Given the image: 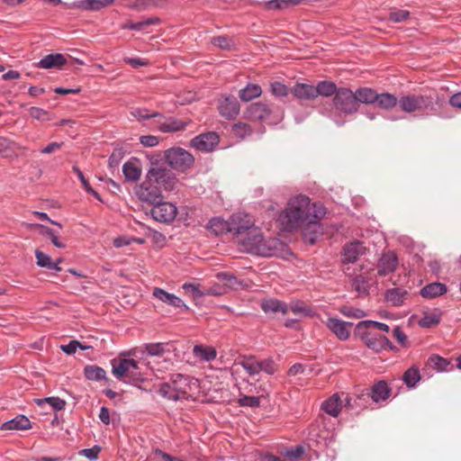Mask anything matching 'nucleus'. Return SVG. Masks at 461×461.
<instances>
[{"label": "nucleus", "mask_w": 461, "mask_h": 461, "mask_svg": "<svg viewBox=\"0 0 461 461\" xmlns=\"http://www.w3.org/2000/svg\"><path fill=\"white\" fill-rule=\"evenodd\" d=\"M325 213L323 203H287L279 212L276 222L283 231L301 230L303 240L313 244L322 235L320 221Z\"/></svg>", "instance_id": "obj_1"}, {"label": "nucleus", "mask_w": 461, "mask_h": 461, "mask_svg": "<svg viewBox=\"0 0 461 461\" xmlns=\"http://www.w3.org/2000/svg\"><path fill=\"white\" fill-rule=\"evenodd\" d=\"M177 185L178 180L170 169L152 167L147 172L146 180L135 188V194L140 202H158L163 198V192L173 191Z\"/></svg>", "instance_id": "obj_2"}, {"label": "nucleus", "mask_w": 461, "mask_h": 461, "mask_svg": "<svg viewBox=\"0 0 461 461\" xmlns=\"http://www.w3.org/2000/svg\"><path fill=\"white\" fill-rule=\"evenodd\" d=\"M211 228L216 234L222 232L224 230L231 232L241 246L242 240H246L247 237H252L254 229H258L255 226L254 217L241 211L233 213L226 221L219 219L211 221Z\"/></svg>", "instance_id": "obj_3"}, {"label": "nucleus", "mask_w": 461, "mask_h": 461, "mask_svg": "<svg viewBox=\"0 0 461 461\" xmlns=\"http://www.w3.org/2000/svg\"><path fill=\"white\" fill-rule=\"evenodd\" d=\"M243 249L262 257L276 256L283 250L284 243L277 238H265L260 229H254L252 237L242 240Z\"/></svg>", "instance_id": "obj_4"}, {"label": "nucleus", "mask_w": 461, "mask_h": 461, "mask_svg": "<svg viewBox=\"0 0 461 461\" xmlns=\"http://www.w3.org/2000/svg\"><path fill=\"white\" fill-rule=\"evenodd\" d=\"M112 373L119 380L138 382L143 379L140 362L130 358H114L111 361Z\"/></svg>", "instance_id": "obj_5"}, {"label": "nucleus", "mask_w": 461, "mask_h": 461, "mask_svg": "<svg viewBox=\"0 0 461 461\" xmlns=\"http://www.w3.org/2000/svg\"><path fill=\"white\" fill-rule=\"evenodd\" d=\"M443 99L431 95H406L399 99L400 108L408 113L434 110V104H441Z\"/></svg>", "instance_id": "obj_6"}, {"label": "nucleus", "mask_w": 461, "mask_h": 461, "mask_svg": "<svg viewBox=\"0 0 461 461\" xmlns=\"http://www.w3.org/2000/svg\"><path fill=\"white\" fill-rule=\"evenodd\" d=\"M165 159L167 165L175 170L185 171L194 163V157L182 148H171L165 151Z\"/></svg>", "instance_id": "obj_7"}, {"label": "nucleus", "mask_w": 461, "mask_h": 461, "mask_svg": "<svg viewBox=\"0 0 461 461\" xmlns=\"http://www.w3.org/2000/svg\"><path fill=\"white\" fill-rule=\"evenodd\" d=\"M246 117L251 121H265L271 124L281 120L282 114L278 109L274 112L265 104L255 103L248 107Z\"/></svg>", "instance_id": "obj_8"}, {"label": "nucleus", "mask_w": 461, "mask_h": 461, "mask_svg": "<svg viewBox=\"0 0 461 461\" xmlns=\"http://www.w3.org/2000/svg\"><path fill=\"white\" fill-rule=\"evenodd\" d=\"M335 108L342 113L351 114L358 110L354 93L348 88H339L333 98Z\"/></svg>", "instance_id": "obj_9"}, {"label": "nucleus", "mask_w": 461, "mask_h": 461, "mask_svg": "<svg viewBox=\"0 0 461 461\" xmlns=\"http://www.w3.org/2000/svg\"><path fill=\"white\" fill-rule=\"evenodd\" d=\"M356 330L366 347L374 351L379 352L391 344L385 336L378 335L372 330L366 329Z\"/></svg>", "instance_id": "obj_10"}, {"label": "nucleus", "mask_w": 461, "mask_h": 461, "mask_svg": "<svg viewBox=\"0 0 461 461\" xmlns=\"http://www.w3.org/2000/svg\"><path fill=\"white\" fill-rule=\"evenodd\" d=\"M219 143V136L213 131L202 133L191 140V146L203 152H210Z\"/></svg>", "instance_id": "obj_11"}, {"label": "nucleus", "mask_w": 461, "mask_h": 461, "mask_svg": "<svg viewBox=\"0 0 461 461\" xmlns=\"http://www.w3.org/2000/svg\"><path fill=\"white\" fill-rule=\"evenodd\" d=\"M150 209L152 217L160 222H169L176 215V207L175 203H151Z\"/></svg>", "instance_id": "obj_12"}, {"label": "nucleus", "mask_w": 461, "mask_h": 461, "mask_svg": "<svg viewBox=\"0 0 461 461\" xmlns=\"http://www.w3.org/2000/svg\"><path fill=\"white\" fill-rule=\"evenodd\" d=\"M114 0H77L68 5L69 9L96 12L111 5Z\"/></svg>", "instance_id": "obj_13"}, {"label": "nucleus", "mask_w": 461, "mask_h": 461, "mask_svg": "<svg viewBox=\"0 0 461 461\" xmlns=\"http://www.w3.org/2000/svg\"><path fill=\"white\" fill-rule=\"evenodd\" d=\"M398 266V258L393 252L383 254L377 264V275L385 276L393 273Z\"/></svg>", "instance_id": "obj_14"}, {"label": "nucleus", "mask_w": 461, "mask_h": 461, "mask_svg": "<svg viewBox=\"0 0 461 461\" xmlns=\"http://www.w3.org/2000/svg\"><path fill=\"white\" fill-rule=\"evenodd\" d=\"M326 326L337 336L340 340H346L349 337V328L352 323L346 322L336 318H329Z\"/></svg>", "instance_id": "obj_15"}, {"label": "nucleus", "mask_w": 461, "mask_h": 461, "mask_svg": "<svg viewBox=\"0 0 461 461\" xmlns=\"http://www.w3.org/2000/svg\"><path fill=\"white\" fill-rule=\"evenodd\" d=\"M261 309L266 314L276 316L278 313L285 315L288 312L286 303L276 299L267 298L261 301Z\"/></svg>", "instance_id": "obj_16"}, {"label": "nucleus", "mask_w": 461, "mask_h": 461, "mask_svg": "<svg viewBox=\"0 0 461 461\" xmlns=\"http://www.w3.org/2000/svg\"><path fill=\"white\" fill-rule=\"evenodd\" d=\"M157 127L161 132H176L185 129L187 123L173 117L161 118L157 121Z\"/></svg>", "instance_id": "obj_17"}, {"label": "nucleus", "mask_w": 461, "mask_h": 461, "mask_svg": "<svg viewBox=\"0 0 461 461\" xmlns=\"http://www.w3.org/2000/svg\"><path fill=\"white\" fill-rule=\"evenodd\" d=\"M152 295L161 301L162 303L171 305L176 308H185L187 309V306L185 304V303L176 295L173 294H169L167 291H165L162 288L155 287L152 292Z\"/></svg>", "instance_id": "obj_18"}, {"label": "nucleus", "mask_w": 461, "mask_h": 461, "mask_svg": "<svg viewBox=\"0 0 461 461\" xmlns=\"http://www.w3.org/2000/svg\"><path fill=\"white\" fill-rule=\"evenodd\" d=\"M371 273L369 270L356 275L352 280V288L359 295H365L368 294L370 287Z\"/></svg>", "instance_id": "obj_19"}, {"label": "nucleus", "mask_w": 461, "mask_h": 461, "mask_svg": "<svg viewBox=\"0 0 461 461\" xmlns=\"http://www.w3.org/2000/svg\"><path fill=\"white\" fill-rule=\"evenodd\" d=\"M67 59L63 54L55 53L49 54L42 58L37 64L36 67L44 69L59 68L66 64Z\"/></svg>", "instance_id": "obj_20"}, {"label": "nucleus", "mask_w": 461, "mask_h": 461, "mask_svg": "<svg viewBox=\"0 0 461 461\" xmlns=\"http://www.w3.org/2000/svg\"><path fill=\"white\" fill-rule=\"evenodd\" d=\"M365 248L358 241L346 245L343 249L342 262L353 263L364 253Z\"/></svg>", "instance_id": "obj_21"}, {"label": "nucleus", "mask_w": 461, "mask_h": 461, "mask_svg": "<svg viewBox=\"0 0 461 461\" xmlns=\"http://www.w3.org/2000/svg\"><path fill=\"white\" fill-rule=\"evenodd\" d=\"M170 384L180 399L186 398L190 388L188 377L181 374H176L171 378Z\"/></svg>", "instance_id": "obj_22"}, {"label": "nucleus", "mask_w": 461, "mask_h": 461, "mask_svg": "<svg viewBox=\"0 0 461 461\" xmlns=\"http://www.w3.org/2000/svg\"><path fill=\"white\" fill-rule=\"evenodd\" d=\"M220 113L227 119L234 118L240 112V104L236 98L226 97L219 106Z\"/></svg>", "instance_id": "obj_23"}, {"label": "nucleus", "mask_w": 461, "mask_h": 461, "mask_svg": "<svg viewBox=\"0 0 461 461\" xmlns=\"http://www.w3.org/2000/svg\"><path fill=\"white\" fill-rule=\"evenodd\" d=\"M292 94L302 100H312L316 98L315 86L309 84H296L292 89Z\"/></svg>", "instance_id": "obj_24"}, {"label": "nucleus", "mask_w": 461, "mask_h": 461, "mask_svg": "<svg viewBox=\"0 0 461 461\" xmlns=\"http://www.w3.org/2000/svg\"><path fill=\"white\" fill-rule=\"evenodd\" d=\"M193 354L200 361L210 362L216 358L217 351L211 346L195 345Z\"/></svg>", "instance_id": "obj_25"}, {"label": "nucleus", "mask_w": 461, "mask_h": 461, "mask_svg": "<svg viewBox=\"0 0 461 461\" xmlns=\"http://www.w3.org/2000/svg\"><path fill=\"white\" fill-rule=\"evenodd\" d=\"M447 286L442 283H430L420 290V294L426 299H433L446 294Z\"/></svg>", "instance_id": "obj_26"}, {"label": "nucleus", "mask_w": 461, "mask_h": 461, "mask_svg": "<svg viewBox=\"0 0 461 461\" xmlns=\"http://www.w3.org/2000/svg\"><path fill=\"white\" fill-rule=\"evenodd\" d=\"M31 428V421L23 415H19L1 425L3 430H25Z\"/></svg>", "instance_id": "obj_27"}, {"label": "nucleus", "mask_w": 461, "mask_h": 461, "mask_svg": "<svg viewBox=\"0 0 461 461\" xmlns=\"http://www.w3.org/2000/svg\"><path fill=\"white\" fill-rule=\"evenodd\" d=\"M322 410L332 417H337L342 408V401L339 396L335 393L321 404Z\"/></svg>", "instance_id": "obj_28"}, {"label": "nucleus", "mask_w": 461, "mask_h": 461, "mask_svg": "<svg viewBox=\"0 0 461 461\" xmlns=\"http://www.w3.org/2000/svg\"><path fill=\"white\" fill-rule=\"evenodd\" d=\"M240 365L249 375H256L260 373V360L255 356H243L240 358Z\"/></svg>", "instance_id": "obj_29"}, {"label": "nucleus", "mask_w": 461, "mask_h": 461, "mask_svg": "<svg viewBox=\"0 0 461 461\" xmlns=\"http://www.w3.org/2000/svg\"><path fill=\"white\" fill-rule=\"evenodd\" d=\"M426 365L438 372L453 370V366H451V362L449 360L436 354L431 355L428 358Z\"/></svg>", "instance_id": "obj_30"}, {"label": "nucleus", "mask_w": 461, "mask_h": 461, "mask_svg": "<svg viewBox=\"0 0 461 461\" xmlns=\"http://www.w3.org/2000/svg\"><path fill=\"white\" fill-rule=\"evenodd\" d=\"M408 292L402 288H393L386 292L385 300L392 306H400L403 304Z\"/></svg>", "instance_id": "obj_31"}, {"label": "nucleus", "mask_w": 461, "mask_h": 461, "mask_svg": "<svg viewBox=\"0 0 461 461\" xmlns=\"http://www.w3.org/2000/svg\"><path fill=\"white\" fill-rule=\"evenodd\" d=\"M376 97L375 104L378 108L383 110H391L395 107L397 104H399V100L393 94L377 93Z\"/></svg>", "instance_id": "obj_32"}, {"label": "nucleus", "mask_w": 461, "mask_h": 461, "mask_svg": "<svg viewBox=\"0 0 461 461\" xmlns=\"http://www.w3.org/2000/svg\"><path fill=\"white\" fill-rule=\"evenodd\" d=\"M122 173L129 181H137L141 176V168L136 161H128L122 166Z\"/></svg>", "instance_id": "obj_33"}, {"label": "nucleus", "mask_w": 461, "mask_h": 461, "mask_svg": "<svg viewBox=\"0 0 461 461\" xmlns=\"http://www.w3.org/2000/svg\"><path fill=\"white\" fill-rule=\"evenodd\" d=\"M262 94L261 87L257 84H248L239 92V96L243 102H249Z\"/></svg>", "instance_id": "obj_34"}, {"label": "nucleus", "mask_w": 461, "mask_h": 461, "mask_svg": "<svg viewBox=\"0 0 461 461\" xmlns=\"http://www.w3.org/2000/svg\"><path fill=\"white\" fill-rule=\"evenodd\" d=\"M357 103L363 104H375L377 93L372 88L363 87L359 88L354 94Z\"/></svg>", "instance_id": "obj_35"}, {"label": "nucleus", "mask_w": 461, "mask_h": 461, "mask_svg": "<svg viewBox=\"0 0 461 461\" xmlns=\"http://www.w3.org/2000/svg\"><path fill=\"white\" fill-rule=\"evenodd\" d=\"M84 374L88 380L102 381L106 380V372L102 367L95 365H88L84 368Z\"/></svg>", "instance_id": "obj_36"}, {"label": "nucleus", "mask_w": 461, "mask_h": 461, "mask_svg": "<svg viewBox=\"0 0 461 461\" xmlns=\"http://www.w3.org/2000/svg\"><path fill=\"white\" fill-rule=\"evenodd\" d=\"M337 86L330 81H321L318 83V85L315 86V95L316 97L319 95L321 96H331L333 95H336V92H338Z\"/></svg>", "instance_id": "obj_37"}, {"label": "nucleus", "mask_w": 461, "mask_h": 461, "mask_svg": "<svg viewBox=\"0 0 461 461\" xmlns=\"http://www.w3.org/2000/svg\"><path fill=\"white\" fill-rule=\"evenodd\" d=\"M389 396V388L384 381H380L374 384L371 397L375 402L385 400Z\"/></svg>", "instance_id": "obj_38"}, {"label": "nucleus", "mask_w": 461, "mask_h": 461, "mask_svg": "<svg viewBox=\"0 0 461 461\" xmlns=\"http://www.w3.org/2000/svg\"><path fill=\"white\" fill-rule=\"evenodd\" d=\"M159 23V19L157 17H150L144 19L140 22H129L125 25H123L124 29H130L134 31H144L148 26L156 24Z\"/></svg>", "instance_id": "obj_39"}, {"label": "nucleus", "mask_w": 461, "mask_h": 461, "mask_svg": "<svg viewBox=\"0 0 461 461\" xmlns=\"http://www.w3.org/2000/svg\"><path fill=\"white\" fill-rule=\"evenodd\" d=\"M363 329H366L372 331L378 330L384 332H388L390 330L387 324L374 321H362L357 324L356 330Z\"/></svg>", "instance_id": "obj_40"}, {"label": "nucleus", "mask_w": 461, "mask_h": 461, "mask_svg": "<svg viewBox=\"0 0 461 461\" xmlns=\"http://www.w3.org/2000/svg\"><path fill=\"white\" fill-rule=\"evenodd\" d=\"M185 293L191 296L193 299L196 300L205 296L204 289L200 288L199 284H192V283H185L182 286Z\"/></svg>", "instance_id": "obj_41"}, {"label": "nucleus", "mask_w": 461, "mask_h": 461, "mask_svg": "<svg viewBox=\"0 0 461 461\" xmlns=\"http://www.w3.org/2000/svg\"><path fill=\"white\" fill-rule=\"evenodd\" d=\"M420 379L419 369L413 366L409 368L402 375V380L409 387L414 386Z\"/></svg>", "instance_id": "obj_42"}, {"label": "nucleus", "mask_w": 461, "mask_h": 461, "mask_svg": "<svg viewBox=\"0 0 461 461\" xmlns=\"http://www.w3.org/2000/svg\"><path fill=\"white\" fill-rule=\"evenodd\" d=\"M440 313H427L419 321V325L423 328H430L439 323Z\"/></svg>", "instance_id": "obj_43"}, {"label": "nucleus", "mask_w": 461, "mask_h": 461, "mask_svg": "<svg viewBox=\"0 0 461 461\" xmlns=\"http://www.w3.org/2000/svg\"><path fill=\"white\" fill-rule=\"evenodd\" d=\"M339 312L345 317L354 319H361L366 315L363 310L348 305L341 306L339 308Z\"/></svg>", "instance_id": "obj_44"}, {"label": "nucleus", "mask_w": 461, "mask_h": 461, "mask_svg": "<svg viewBox=\"0 0 461 461\" xmlns=\"http://www.w3.org/2000/svg\"><path fill=\"white\" fill-rule=\"evenodd\" d=\"M218 282L226 289V288H235L238 285V280L236 276L227 274V273H220L216 276Z\"/></svg>", "instance_id": "obj_45"}, {"label": "nucleus", "mask_w": 461, "mask_h": 461, "mask_svg": "<svg viewBox=\"0 0 461 461\" xmlns=\"http://www.w3.org/2000/svg\"><path fill=\"white\" fill-rule=\"evenodd\" d=\"M131 114L140 122L148 120L150 118H156V117L161 118V114L159 113H149V111L147 109H144V108L133 109L131 112Z\"/></svg>", "instance_id": "obj_46"}, {"label": "nucleus", "mask_w": 461, "mask_h": 461, "mask_svg": "<svg viewBox=\"0 0 461 461\" xmlns=\"http://www.w3.org/2000/svg\"><path fill=\"white\" fill-rule=\"evenodd\" d=\"M261 371L272 375L278 371V365L271 357L260 360V372Z\"/></svg>", "instance_id": "obj_47"}, {"label": "nucleus", "mask_w": 461, "mask_h": 461, "mask_svg": "<svg viewBox=\"0 0 461 461\" xmlns=\"http://www.w3.org/2000/svg\"><path fill=\"white\" fill-rule=\"evenodd\" d=\"M211 43L221 50H230L234 45L232 40L226 36L213 37L211 40Z\"/></svg>", "instance_id": "obj_48"}, {"label": "nucleus", "mask_w": 461, "mask_h": 461, "mask_svg": "<svg viewBox=\"0 0 461 461\" xmlns=\"http://www.w3.org/2000/svg\"><path fill=\"white\" fill-rule=\"evenodd\" d=\"M232 133L239 138H245L251 133V128L245 122H238L232 126Z\"/></svg>", "instance_id": "obj_49"}, {"label": "nucleus", "mask_w": 461, "mask_h": 461, "mask_svg": "<svg viewBox=\"0 0 461 461\" xmlns=\"http://www.w3.org/2000/svg\"><path fill=\"white\" fill-rule=\"evenodd\" d=\"M288 310H290L294 314L300 317L307 316L310 313L309 308L306 306L304 303L302 302L292 303L288 307Z\"/></svg>", "instance_id": "obj_50"}, {"label": "nucleus", "mask_w": 461, "mask_h": 461, "mask_svg": "<svg viewBox=\"0 0 461 461\" xmlns=\"http://www.w3.org/2000/svg\"><path fill=\"white\" fill-rule=\"evenodd\" d=\"M73 170L76 172L77 177L79 178L80 182L82 183V185L85 187V189L88 192V193H91L94 197L97 200H101L100 196H99V194L96 193L89 185V183L87 182V180L86 179L83 172L77 167H73Z\"/></svg>", "instance_id": "obj_51"}, {"label": "nucleus", "mask_w": 461, "mask_h": 461, "mask_svg": "<svg viewBox=\"0 0 461 461\" xmlns=\"http://www.w3.org/2000/svg\"><path fill=\"white\" fill-rule=\"evenodd\" d=\"M159 393L162 396L169 400L177 401L180 399L177 393L173 390V387L169 383L162 384L159 388Z\"/></svg>", "instance_id": "obj_52"}, {"label": "nucleus", "mask_w": 461, "mask_h": 461, "mask_svg": "<svg viewBox=\"0 0 461 461\" xmlns=\"http://www.w3.org/2000/svg\"><path fill=\"white\" fill-rule=\"evenodd\" d=\"M40 227L42 230L41 233L45 236H48L51 240V242L53 243L54 246L59 249L65 248V244L59 240L58 237L55 235L54 231L51 229L42 225H41Z\"/></svg>", "instance_id": "obj_53"}, {"label": "nucleus", "mask_w": 461, "mask_h": 461, "mask_svg": "<svg viewBox=\"0 0 461 461\" xmlns=\"http://www.w3.org/2000/svg\"><path fill=\"white\" fill-rule=\"evenodd\" d=\"M410 15V13L406 10H393L389 14L390 21L393 23H401L405 21Z\"/></svg>", "instance_id": "obj_54"}, {"label": "nucleus", "mask_w": 461, "mask_h": 461, "mask_svg": "<svg viewBox=\"0 0 461 461\" xmlns=\"http://www.w3.org/2000/svg\"><path fill=\"white\" fill-rule=\"evenodd\" d=\"M35 257L37 259V264L40 267L50 268V265L52 264V260L50 256L40 250H36Z\"/></svg>", "instance_id": "obj_55"}, {"label": "nucleus", "mask_w": 461, "mask_h": 461, "mask_svg": "<svg viewBox=\"0 0 461 461\" xmlns=\"http://www.w3.org/2000/svg\"><path fill=\"white\" fill-rule=\"evenodd\" d=\"M41 402L49 403L55 411L63 410L66 406V402L59 397H48Z\"/></svg>", "instance_id": "obj_56"}, {"label": "nucleus", "mask_w": 461, "mask_h": 461, "mask_svg": "<svg viewBox=\"0 0 461 461\" xmlns=\"http://www.w3.org/2000/svg\"><path fill=\"white\" fill-rule=\"evenodd\" d=\"M140 142L144 147L152 148L159 143V138L154 135H142L140 137Z\"/></svg>", "instance_id": "obj_57"}, {"label": "nucleus", "mask_w": 461, "mask_h": 461, "mask_svg": "<svg viewBox=\"0 0 461 461\" xmlns=\"http://www.w3.org/2000/svg\"><path fill=\"white\" fill-rule=\"evenodd\" d=\"M145 349L150 356H161L165 351L164 345L161 343L148 344Z\"/></svg>", "instance_id": "obj_58"}, {"label": "nucleus", "mask_w": 461, "mask_h": 461, "mask_svg": "<svg viewBox=\"0 0 461 461\" xmlns=\"http://www.w3.org/2000/svg\"><path fill=\"white\" fill-rule=\"evenodd\" d=\"M259 403V398L256 396H243L239 399V404L240 406L258 407Z\"/></svg>", "instance_id": "obj_59"}, {"label": "nucleus", "mask_w": 461, "mask_h": 461, "mask_svg": "<svg viewBox=\"0 0 461 461\" xmlns=\"http://www.w3.org/2000/svg\"><path fill=\"white\" fill-rule=\"evenodd\" d=\"M271 91L276 96H285L288 93L287 87L280 82L272 83Z\"/></svg>", "instance_id": "obj_60"}, {"label": "nucleus", "mask_w": 461, "mask_h": 461, "mask_svg": "<svg viewBox=\"0 0 461 461\" xmlns=\"http://www.w3.org/2000/svg\"><path fill=\"white\" fill-rule=\"evenodd\" d=\"M205 291V296L207 295H221L226 293V289L218 282L216 285H214L212 287L204 288Z\"/></svg>", "instance_id": "obj_61"}, {"label": "nucleus", "mask_w": 461, "mask_h": 461, "mask_svg": "<svg viewBox=\"0 0 461 461\" xmlns=\"http://www.w3.org/2000/svg\"><path fill=\"white\" fill-rule=\"evenodd\" d=\"M31 116L36 120L43 121L47 115V112L39 107H31L29 109Z\"/></svg>", "instance_id": "obj_62"}, {"label": "nucleus", "mask_w": 461, "mask_h": 461, "mask_svg": "<svg viewBox=\"0 0 461 461\" xmlns=\"http://www.w3.org/2000/svg\"><path fill=\"white\" fill-rule=\"evenodd\" d=\"M101 448L97 446H95L92 448H86L81 451V455L87 457L88 459H96Z\"/></svg>", "instance_id": "obj_63"}, {"label": "nucleus", "mask_w": 461, "mask_h": 461, "mask_svg": "<svg viewBox=\"0 0 461 461\" xmlns=\"http://www.w3.org/2000/svg\"><path fill=\"white\" fill-rule=\"evenodd\" d=\"M78 346H81L80 342H78L77 340H71L67 345H61L60 348L63 352L70 355V354H74L77 351V348H78Z\"/></svg>", "instance_id": "obj_64"}]
</instances>
